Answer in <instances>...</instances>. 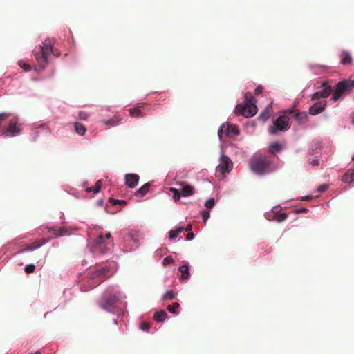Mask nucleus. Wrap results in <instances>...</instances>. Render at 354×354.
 <instances>
[{
    "instance_id": "33",
    "label": "nucleus",
    "mask_w": 354,
    "mask_h": 354,
    "mask_svg": "<svg viewBox=\"0 0 354 354\" xmlns=\"http://www.w3.org/2000/svg\"><path fill=\"white\" fill-rule=\"evenodd\" d=\"M180 304L178 302H174L171 305H168L167 309L171 313L174 314L177 313V309L179 308Z\"/></svg>"
},
{
    "instance_id": "15",
    "label": "nucleus",
    "mask_w": 354,
    "mask_h": 354,
    "mask_svg": "<svg viewBox=\"0 0 354 354\" xmlns=\"http://www.w3.org/2000/svg\"><path fill=\"white\" fill-rule=\"evenodd\" d=\"M139 179V176L136 174L125 175V183L129 188H134L138 185Z\"/></svg>"
},
{
    "instance_id": "36",
    "label": "nucleus",
    "mask_w": 354,
    "mask_h": 354,
    "mask_svg": "<svg viewBox=\"0 0 354 354\" xmlns=\"http://www.w3.org/2000/svg\"><path fill=\"white\" fill-rule=\"evenodd\" d=\"M286 218H287V214L284 213V212H281L280 214H277V216H276L273 218L274 220H275L279 223L285 221Z\"/></svg>"
},
{
    "instance_id": "29",
    "label": "nucleus",
    "mask_w": 354,
    "mask_h": 354,
    "mask_svg": "<svg viewBox=\"0 0 354 354\" xmlns=\"http://www.w3.org/2000/svg\"><path fill=\"white\" fill-rule=\"evenodd\" d=\"M101 186H102V181L101 180H97L96 183H95V185L94 187H87L86 189V191L88 193L90 192H93L94 194H97L100 192V189H101Z\"/></svg>"
},
{
    "instance_id": "37",
    "label": "nucleus",
    "mask_w": 354,
    "mask_h": 354,
    "mask_svg": "<svg viewBox=\"0 0 354 354\" xmlns=\"http://www.w3.org/2000/svg\"><path fill=\"white\" fill-rule=\"evenodd\" d=\"M109 201L113 204V205H126L127 202L124 200H118V199H114L113 198H109Z\"/></svg>"
},
{
    "instance_id": "45",
    "label": "nucleus",
    "mask_w": 354,
    "mask_h": 354,
    "mask_svg": "<svg viewBox=\"0 0 354 354\" xmlns=\"http://www.w3.org/2000/svg\"><path fill=\"white\" fill-rule=\"evenodd\" d=\"M308 162L312 166H318L319 165V160L318 159H309Z\"/></svg>"
},
{
    "instance_id": "35",
    "label": "nucleus",
    "mask_w": 354,
    "mask_h": 354,
    "mask_svg": "<svg viewBox=\"0 0 354 354\" xmlns=\"http://www.w3.org/2000/svg\"><path fill=\"white\" fill-rule=\"evenodd\" d=\"M175 298V295L171 290H167L162 296V300H172Z\"/></svg>"
},
{
    "instance_id": "1",
    "label": "nucleus",
    "mask_w": 354,
    "mask_h": 354,
    "mask_svg": "<svg viewBox=\"0 0 354 354\" xmlns=\"http://www.w3.org/2000/svg\"><path fill=\"white\" fill-rule=\"evenodd\" d=\"M290 127L289 116L286 113V110L282 112L269 127V132L271 134H277L278 132L286 131Z\"/></svg>"
},
{
    "instance_id": "25",
    "label": "nucleus",
    "mask_w": 354,
    "mask_h": 354,
    "mask_svg": "<svg viewBox=\"0 0 354 354\" xmlns=\"http://www.w3.org/2000/svg\"><path fill=\"white\" fill-rule=\"evenodd\" d=\"M167 317V313L162 310L158 312H156L153 315V319L158 322H162L165 320Z\"/></svg>"
},
{
    "instance_id": "48",
    "label": "nucleus",
    "mask_w": 354,
    "mask_h": 354,
    "mask_svg": "<svg viewBox=\"0 0 354 354\" xmlns=\"http://www.w3.org/2000/svg\"><path fill=\"white\" fill-rule=\"evenodd\" d=\"M78 115L79 118L82 120H86L88 118V114L84 111H80Z\"/></svg>"
},
{
    "instance_id": "14",
    "label": "nucleus",
    "mask_w": 354,
    "mask_h": 354,
    "mask_svg": "<svg viewBox=\"0 0 354 354\" xmlns=\"http://www.w3.org/2000/svg\"><path fill=\"white\" fill-rule=\"evenodd\" d=\"M48 241V240H47V239H41V240H39V241H37L32 242V243H31L30 244H26L25 245V247L23 249H21V250H19L18 252L19 253H21V252H24L25 251H32V250H34L35 249L39 248L41 245H44Z\"/></svg>"
},
{
    "instance_id": "17",
    "label": "nucleus",
    "mask_w": 354,
    "mask_h": 354,
    "mask_svg": "<svg viewBox=\"0 0 354 354\" xmlns=\"http://www.w3.org/2000/svg\"><path fill=\"white\" fill-rule=\"evenodd\" d=\"M179 185L182 186V189H180L182 196L187 197L194 194V188L185 182H180Z\"/></svg>"
},
{
    "instance_id": "54",
    "label": "nucleus",
    "mask_w": 354,
    "mask_h": 354,
    "mask_svg": "<svg viewBox=\"0 0 354 354\" xmlns=\"http://www.w3.org/2000/svg\"><path fill=\"white\" fill-rule=\"evenodd\" d=\"M352 122L354 124V113H353V117H352Z\"/></svg>"
},
{
    "instance_id": "52",
    "label": "nucleus",
    "mask_w": 354,
    "mask_h": 354,
    "mask_svg": "<svg viewBox=\"0 0 354 354\" xmlns=\"http://www.w3.org/2000/svg\"><path fill=\"white\" fill-rule=\"evenodd\" d=\"M322 87L325 89V88H332L328 84L327 82H323L322 84Z\"/></svg>"
},
{
    "instance_id": "50",
    "label": "nucleus",
    "mask_w": 354,
    "mask_h": 354,
    "mask_svg": "<svg viewBox=\"0 0 354 354\" xmlns=\"http://www.w3.org/2000/svg\"><path fill=\"white\" fill-rule=\"evenodd\" d=\"M308 212V209L305 207L299 208L295 210L296 214L304 213V212Z\"/></svg>"
},
{
    "instance_id": "12",
    "label": "nucleus",
    "mask_w": 354,
    "mask_h": 354,
    "mask_svg": "<svg viewBox=\"0 0 354 354\" xmlns=\"http://www.w3.org/2000/svg\"><path fill=\"white\" fill-rule=\"evenodd\" d=\"M231 133L238 135L239 131L236 127L225 124H223L218 130V136L221 140L223 138V135L229 136Z\"/></svg>"
},
{
    "instance_id": "41",
    "label": "nucleus",
    "mask_w": 354,
    "mask_h": 354,
    "mask_svg": "<svg viewBox=\"0 0 354 354\" xmlns=\"http://www.w3.org/2000/svg\"><path fill=\"white\" fill-rule=\"evenodd\" d=\"M281 207L280 206H275L272 209V214L273 215V218L277 214L281 213Z\"/></svg>"
},
{
    "instance_id": "34",
    "label": "nucleus",
    "mask_w": 354,
    "mask_h": 354,
    "mask_svg": "<svg viewBox=\"0 0 354 354\" xmlns=\"http://www.w3.org/2000/svg\"><path fill=\"white\" fill-rule=\"evenodd\" d=\"M320 93V95L322 98L325 99L330 96L332 93V88H325L321 91H318Z\"/></svg>"
},
{
    "instance_id": "8",
    "label": "nucleus",
    "mask_w": 354,
    "mask_h": 354,
    "mask_svg": "<svg viewBox=\"0 0 354 354\" xmlns=\"http://www.w3.org/2000/svg\"><path fill=\"white\" fill-rule=\"evenodd\" d=\"M109 272V269L106 267L100 269H96L90 273V279L93 281V286H97L100 284L106 277Z\"/></svg>"
},
{
    "instance_id": "51",
    "label": "nucleus",
    "mask_w": 354,
    "mask_h": 354,
    "mask_svg": "<svg viewBox=\"0 0 354 354\" xmlns=\"http://www.w3.org/2000/svg\"><path fill=\"white\" fill-rule=\"evenodd\" d=\"M194 237V234L192 232H188V234H187V237H186V239L187 241H191L192 239H193Z\"/></svg>"
},
{
    "instance_id": "31",
    "label": "nucleus",
    "mask_w": 354,
    "mask_h": 354,
    "mask_svg": "<svg viewBox=\"0 0 354 354\" xmlns=\"http://www.w3.org/2000/svg\"><path fill=\"white\" fill-rule=\"evenodd\" d=\"M245 100L246 102L245 104H256V99L252 95V93H250V92H247L245 94Z\"/></svg>"
},
{
    "instance_id": "21",
    "label": "nucleus",
    "mask_w": 354,
    "mask_h": 354,
    "mask_svg": "<svg viewBox=\"0 0 354 354\" xmlns=\"http://www.w3.org/2000/svg\"><path fill=\"white\" fill-rule=\"evenodd\" d=\"M122 120V118L120 115H115L110 120H101V122L105 125L113 127L118 125Z\"/></svg>"
},
{
    "instance_id": "26",
    "label": "nucleus",
    "mask_w": 354,
    "mask_h": 354,
    "mask_svg": "<svg viewBox=\"0 0 354 354\" xmlns=\"http://www.w3.org/2000/svg\"><path fill=\"white\" fill-rule=\"evenodd\" d=\"M342 180L345 183H351L354 180V170L348 171L342 177Z\"/></svg>"
},
{
    "instance_id": "2",
    "label": "nucleus",
    "mask_w": 354,
    "mask_h": 354,
    "mask_svg": "<svg viewBox=\"0 0 354 354\" xmlns=\"http://www.w3.org/2000/svg\"><path fill=\"white\" fill-rule=\"evenodd\" d=\"M271 160L268 156L255 157L251 160L250 168L258 174H263L269 169Z\"/></svg>"
},
{
    "instance_id": "38",
    "label": "nucleus",
    "mask_w": 354,
    "mask_h": 354,
    "mask_svg": "<svg viewBox=\"0 0 354 354\" xmlns=\"http://www.w3.org/2000/svg\"><path fill=\"white\" fill-rule=\"evenodd\" d=\"M19 66L24 70L28 71L30 69V66L24 61H19Z\"/></svg>"
},
{
    "instance_id": "20",
    "label": "nucleus",
    "mask_w": 354,
    "mask_h": 354,
    "mask_svg": "<svg viewBox=\"0 0 354 354\" xmlns=\"http://www.w3.org/2000/svg\"><path fill=\"white\" fill-rule=\"evenodd\" d=\"M54 46V40L53 39H46L41 46L44 51L47 54V55H50L51 53H53V48Z\"/></svg>"
},
{
    "instance_id": "24",
    "label": "nucleus",
    "mask_w": 354,
    "mask_h": 354,
    "mask_svg": "<svg viewBox=\"0 0 354 354\" xmlns=\"http://www.w3.org/2000/svg\"><path fill=\"white\" fill-rule=\"evenodd\" d=\"M150 186L151 184L149 183H145L136 192L135 195L136 196L142 197L149 192Z\"/></svg>"
},
{
    "instance_id": "13",
    "label": "nucleus",
    "mask_w": 354,
    "mask_h": 354,
    "mask_svg": "<svg viewBox=\"0 0 354 354\" xmlns=\"http://www.w3.org/2000/svg\"><path fill=\"white\" fill-rule=\"evenodd\" d=\"M326 106V101L321 100L314 103L308 109L309 114L312 115H317L323 112Z\"/></svg>"
},
{
    "instance_id": "32",
    "label": "nucleus",
    "mask_w": 354,
    "mask_h": 354,
    "mask_svg": "<svg viewBox=\"0 0 354 354\" xmlns=\"http://www.w3.org/2000/svg\"><path fill=\"white\" fill-rule=\"evenodd\" d=\"M169 191L173 194V198L176 202L179 201L181 193L178 189L174 187H170Z\"/></svg>"
},
{
    "instance_id": "49",
    "label": "nucleus",
    "mask_w": 354,
    "mask_h": 354,
    "mask_svg": "<svg viewBox=\"0 0 354 354\" xmlns=\"http://www.w3.org/2000/svg\"><path fill=\"white\" fill-rule=\"evenodd\" d=\"M263 87L262 86H258L256 88L254 93L256 95H259L263 92Z\"/></svg>"
},
{
    "instance_id": "7",
    "label": "nucleus",
    "mask_w": 354,
    "mask_h": 354,
    "mask_svg": "<svg viewBox=\"0 0 354 354\" xmlns=\"http://www.w3.org/2000/svg\"><path fill=\"white\" fill-rule=\"evenodd\" d=\"M257 112V107L256 104H245V105H242L239 104L236 106V113L245 118H251L254 116Z\"/></svg>"
},
{
    "instance_id": "3",
    "label": "nucleus",
    "mask_w": 354,
    "mask_h": 354,
    "mask_svg": "<svg viewBox=\"0 0 354 354\" xmlns=\"http://www.w3.org/2000/svg\"><path fill=\"white\" fill-rule=\"evenodd\" d=\"M113 239L111 233L108 232L105 235L100 234L95 241L93 251L98 252L101 254H105L107 250V245L109 243H112Z\"/></svg>"
},
{
    "instance_id": "19",
    "label": "nucleus",
    "mask_w": 354,
    "mask_h": 354,
    "mask_svg": "<svg viewBox=\"0 0 354 354\" xmlns=\"http://www.w3.org/2000/svg\"><path fill=\"white\" fill-rule=\"evenodd\" d=\"M353 62V57L351 54L346 51L343 50L340 54V63L342 65H349L351 64Z\"/></svg>"
},
{
    "instance_id": "44",
    "label": "nucleus",
    "mask_w": 354,
    "mask_h": 354,
    "mask_svg": "<svg viewBox=\"0 0 354 354\" xmlns=\"http://www.w3.org/2000/svg\"><path fill=\"white\" fill-rule=\"evenodd\" d=\"M149 328H150V325H149V323L144 322H142V323L140 324V329H141V330H144V331H147V330H148Z\"/></svg>"
},
{
    "instance_id": "47",
    "label": "nucleus",
    "mask_w": 354,
    "mask_h": 354,
    "mask_svg": "<svg viewBox=\"0 0 354 354\" xmlns=\"http://www.w3.org/2000/svg\"><path fill=\"white\" fill-rule=\"evenodd\" d=\"M210 214L209 212H203V220L205 223L209 218Z\"/></svg>"
},
{
    "instance_id": "16",
    "label": "nucleus",
    "mask_w": 354,
    "mask_h": 354,
    "mask_svg": "<svg viewBox=\"0 0 354 354\" xmlns=\"http://www.w3.org/2000/svg\"><path fill=\"white\" fill-rule=\"evenodd\" d=\"M49 232L53 233L55 236H62L70 234L68 229L66 227H47Z\"/></svg>"
},
{
    "instance_id": "28",
    "label": "nucleus",
    "mask_w": 354,
    "mask_h": 354,
    "mask_svg": "<svg viewBox=\"0 0 354 354\" xmlns=\"http://www.w3.org/2000/svg\"><path fill=\"white\" fill-rule=\"evenodd\" d=\"M281 149H282V145L279 142H272L269 146V151L272 154H274L277 152L281 151Z\"/></svg>"
},
{
    "instance_id": "27",
    "label": "nucleus",
    "mask_w": 354,
    "mask_h": 354,
    "mask_svg": "<svg viewBox=\"0 0 354 354\" xmlns=\"http://www.w3.org/2000/svg\"><path fill=\"white\" fill-rule=\"evenodd\" d=\"M74 128L75 132L80 136H84L86 131V127L82 124L77 122L74 123Z\"/></svg>"
},
{
    "instance_id": "5",
    "label": "nucleus",
    "mask_w": 354,
    "mask_h": 354,
    "mask_svg": "<svg viewBox=\"0 0 354 354\" xmlns=\"http://www.w3.org/2000/svg\"><path fill=\"white\" fill-rule=\"evenodd\" d=\"M119 297V292L105 293L100 301V306L102 309L106 311H110V309L118 301Z\"/></svg>"
},
{
    "instance_id": "23",
    "label": "nucleus",
    "mask_w": 354,
    "mask_h": 354,
    "mask_svg": "<svg viewBox=\"0 0 354 354\" xmlns=\"http://www.w3.org/2000/svg\"><path fill=\"white\" fill-rule=\"evenodd\" d=\"M142 107V106H139L138 107L135 108H130L129 109V114L133 118H142L145 116L143 113L142 112L140 108Z\"/></svg>"
},
{
    "instance_id": "18",
    "label": "nucleus",
    "mask_w": 354,
    "mask_h": 354,
    "mask_svg": "<svg viewBox=\"0 0 354 354\" xmlns=\"http://www.w3.org/2000/svg\"><path fill=\"white\" fill-rule=\"evenodd\" d=\"M273 112L272 103L268 104L259 115V119L263 122L267 121Z\"/></svg>"
},
{
    "instance_id": "4",
    "label": "nucleus",
    "mask_w": 354,
    "mask_h": 354,
    "mask_svg": "<svg viewBox=\"0 0 354 354\" xmlns=\"http://www.w3.org/2000/svg\"><path fill=\"white\" fill-rule=\"evenodd\" d=\"M353 87H354V80H345L339 82L335 87L332 100L335 102L337 101L345 92L349 91Z\"/></svg>"
},
{
    "instance_id": "53",
    "label": "nucleus",
    "mask_w": 354,
    "mask_h": 354,
    "mask_svg": "<svg viewBox=\"0 0 354 354\" xmlns=\"http://www.w3.org/2000/svg\"><path fill=\"white\" fill-rule=\"evenodd\" d=\"M192 225L188 224V225L186 226V227H185V228H184V230H185L186 232H192V231H191V230H192Z\"/></svg>"
},
{
    "instance_id": "9",
    "label": "nucleus",
    "mask_w": 354,
    "mask_h": 354,
    "mask_svg": "<svg viewBox=\"0 0 354 354\" xmlns=\"http://www.w3.org/2000/svg\"><path fill=\"white\" fill-rule=\"evenodd\" d=\"M34 56L41 69H44L48 63L47 54L40 46H37L33 51Z\"/></svg>"
},
{
    "instance_id": "43",
    "label": "nucleus",
    "mask_w": 354,
    "mask_h": 354,
    "mask_svg": "<svg viewBox=\"0 0 354 354\" xmlns=\"http://www.w3.org/2000/svg\"><path fill=\"white\" fill-rule=\"evenodd\" d=\"M328 184H323L319 186L317 188V192L319 193H323L326 192L328 189Z\"/></svg>"
},
{
    "instance_id": "46",
    "label": "nucleus",
    "mask_w": 354,
    "mask_h": 354,
    "mask_svg": "<svg viewBox=\"0 0 354 354\" xmlns=\"http://www.w3.org/2000/svg\"><path fill=\"white\" fill-rule=\"evenodd\" d=\"M320 98H322V97L320 95V93L318 91L315 93L311 97L312 100H318Z\"/></svg>"
},
{
    "instance_id": "6",
    "label": "nucleus",
    "mask_w": 354,
    "mask_h": 354,
    "mask_svg": "<svg viewBox=\"0 0 354 354\" xmlns=\"http://www.w3.org/2000/svg\"><path fill=\"white\" fill-rule=\"evenodd\" d=\"M21 132V127L19 123V118L13 117L9 121L8 126L2 131L4 136L14 137Z\"/></svg>"
},
{
    "instance_id": "40",
    "label": "nucleus",
    "mask_w": 354,
    "mask_h": 354,
    "mask_svg": "<svg viewBox=\"0 0 354 354\" xmlns=\"http://www.w3.org/2000/svg\"><path fill=\"white\" fill-rule=\"evenodd\" d=\"M214 203H215V201H214V199L213 198H209V200H207L205 203V206L207 207V208H212L214 205Z\"/></svg>"
},
{
    "instance_id": "22",
    "label": "nucleus",
    "mask_w": 354,
    "mask_h": 354,
    "mask_svg": "<svg viewBox=\"0 0 354 354\" xmlns=\"http://www.w3.org/2000/svg\"><path fill=\"white\" fill-rule=\"evenodd\" d=\"M178 270L180 272V279L185 281L189 279V266L188 265H183L178 268Z\"/></svg>"
},
{
    "instance_id": "55",
    "label": "nucleus",
    "mask_w": 354,
    "mask_h": 354,
    "mask_svg": "<svg viewBox=\"0 0 354 354\" xmlns=\"http://www.w3.org/2000/svg\"><path fill=\"white\" fill-rule=\"evenodd\" d=\"M353 160L354 161V156H353Z\"/></svg>"
},
{
    "instance_id": "42",
    "label": "nucleus",
    "mask_w": 354,
    "mask_h": 354,
    "mask_svg": "<svg viewBox=\"0 0 354 354\" xmlns=\"http://www.w3.org/2000/svg\"><path fill=\"white\" fill-rule=\"evenodd\" d=\"M174 261V259L171 256L166 257L162 261L164 266H167Z\"/></svg>"
},
{
    "instance_id": "39",
    "label": "nucleus",
    "mask_w": 354,
    "mask_h": 354,
    "mask_svg": "<svg viewBox=\"0 0 354 354\" xmlns=\"http://www.w3.org/2000/svg\"><path fill=\"white\" fill-rule=\"evenodd\" d=\"M24 270L28 274L32 273L35 270V266L33 264H29L25 267Z\"/></svg>"
},
{
    "instance_id": "10",
    "label": "nucleus",
    "mask_w": 354,
    "mask_h": 354,
    "mask_svg": "<svg viewBox=\"0 0 354 354\" xmlns=\"http://www.w3.org/2000/svg\"><path fill=\"white\" fill-rule=\"evenodd\" d=\"M286 113H288L289 118L291 116L295 118L299 124H304L307 122L308 115L305 112H300L297 109H288L286 110Z\"/></svg>"
},
{
    "instance_id": "11",
    "label": "nucleus",
    "mask_w": 354,
    "mask_h": 354,
    "mask_svg": "<svg viewBox=\"0 0 354 354\" xmlns=\"http://www.w3.org/2000/svg\"><path fill=\"white\" fill-rule=\"evenodd\" d=\"M233 167L231 160L225 154H222L220 158V164L218 166V169L222 174L225 172H230Z\"/></svg>"
},
{
    "instance_id": "30",
    "label": "nucleus",
    "mask_w": 354,
    "mask_h": 354,
    "mask_svg": "<svg viewBox=\"0 0 354 354\" xmlns=\"http://www.w3.org/2000/svg\"><path fill=\"white\" fill-rule=\"evenodd\" d=\"M184 230L183 227H178L175 230H171L169 232V237L170 239H173L174 238H176L180 232H182Z\"/></svg>"
}]
</instances>
